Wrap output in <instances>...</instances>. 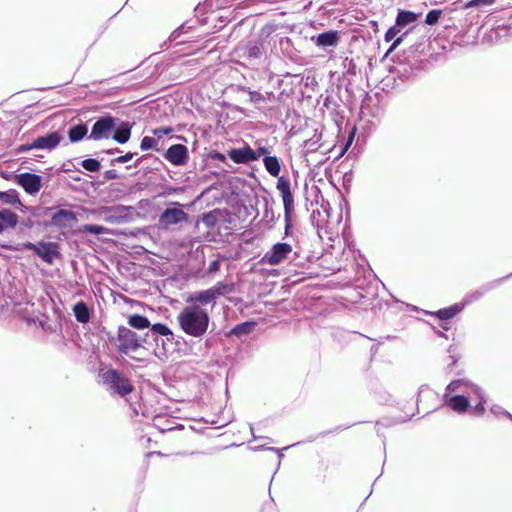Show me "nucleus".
I'll return each mask as SVG.
<instances>
[{
	"label": "nucleus",
	"instance_id": "38",
	"mask_svg": "<svg viewBox=\"0 0 512 512\" xmlns=\"http://www.w3.org/2000/svg\"><path fill=\"white\" fill-rule=\"evenodd\" d=\"M53 210L54 208H52V206H34L29 208V214L35 220H46L45 218L48 216L51 218Z\"/></svg>",
	"mask_w": 512,
	"mask_h": 512
},
{
	"label": "nucleus",
	"instance_id": "10",
	"mask_svg": "<svg viewBox=\"0 0 512 512\" xmlns=\"http://www.w3.org/2000/svg\"><path fill=\"white\" fill-rule=\"evenodd\" d=\"M468 304L469 301H462L436 311L426 312V314L438 319L440 321V327L444 331H448L450 329V321L460 314Z\"/></svg>",
	"mask_w": 512,
	"mask_h": 512
},
{
	"label": "nucleus",
	"instance_id": "15",
	"mask_svg": "<svg viewBox=\"0 0 512 512\" xmlns=\"http://www.w3.org/2000/svg\"><path fill=\"white\" fill-rule=\"evenodd\" d=\"M17 185L20 186L28 195H37L44 185L43 177L41 175L23 172L19 173Z\"/></svg>",
	"mask_w": 512,
	"mask_h": 512
},
{
	"label": "nucleus",
	"instance_id": "42",
	"mask_svg": "<svg viewBox=\"0 0 512 512\" xmlns=\"http://www.w3.org/2000/svg\"><path fill=\"white\" fill-rule=\"evenodd\" d=\"M442 14H443V11L441 9L429 10L425 16L424 24L429 25V26L436 25L439 22Z\"/></svg>",
	"mask_w": 512,
	"mask_h": 512
},
{
	"label": "nucleus",
	"instance_id": "53",
	"mask_svg": "<svg viewBox=\"0 0 512 512\" xmlns=\"http://www.w3.org/2000/svg\"><path fill=\"white\" fill-rule=\"evenodd\" d=\"M100 333H101V337L102 338H106V340L111 345H116L117 346L118 342H117V339H116V335H114L111 331L107 330L105 327H102L100 329Z\"/></svg>",
	"mask_w": 512,
	"mask_h": 512
},
{
	"label": "nucleus",
	"instance_id": "11",
	"mask_svg": "<svg viewBox=\"0 0 512 512\" xmlns=\"http://www.w3.org/2000/svg\"><path fill=\"white\" fill-rule=\"evenodd\" d=\"M163 158L175 167H183L188 164L189 150L184 144H172L161 152Z\"/></svg>",
	"mask_w": 512,
	"mask_h": 512
},
{
	"label": "nucleus",
	"instance_id": "28",
	"mask_svg": "<svg viewBox=\"0 0 512 512\" xmlns=\"http://www.w3.org/2000/svg\"><path fill=\"white\" fill-rule=\"evenodd\" d=\"M151 332V336H153V341L156 346L160 345V338L164 337L165 339H169V337L173 336V331L171 328L162 322H157L154 324L150 323L149 328Z\"/></svg>",
	"mask_w": 512,
	"mask_h": 512
},
{
	"label": "nucleus",
	"instance_id": "60",
	"mask_svg": "<svg viewBox=\"0 0 512 512\" xmlns=\"http://www.w3.org/2000/svg\"><path fill=\"white\" fill-rule=\"evenodd\" d=\"M221 262L219 259H214L209 263V266L207 268L208 274H215L220 270Z\"/></svg>",
	"mask_w": 512,
	"mask_h": 512
},
{
	"label": "nucleus",
	"instance_id": "27",
	"mask_svg": "<svg viewBox=\"0 0 512 512\" xmlns=\"http://www.w3.org/2000/svg\"><path fill=\"white\" fill-rule=\"evenodd\" d=\"M87 123L80 121L68 128L67 135L71 143H78L89 136Z\"/></svg>",
	"mask_w": 512,
	"mask_h": 512
},
{
	"label": "nucleus",
	"instance_id": "32",
	"mask_svg": "<svg viewBox=\"0 0 512 512\" xmlns=\"http://www.w3.org/2000/svg\"><path fill=\"white\" fill-rule=\"evenodd\" d=\"M209 289L211 290L214 298L217 301L218 298L233 293L235 291V285L232 282L229 283L226 281H219L213 286H211Z\"/></svg>",
	"mask_w": 512,
	"mask_h": 512
},
{
	"label": "nucleus",
	"instance_id": "57",
	"mask_svg": "<svg viewBox=\"0 0 512 512\" xmlns=\"http://www.w3.org/2000/svg\"><path fill=\"white\" fill-rule=\"evenodd\" d=\"M184 32H185V25L183 24L170 34L169 39H168L169 45H171L174 41H176L181 36V34H183Z\"/></svg>",
	"mask_w": 512,
	"mask_h": 512
},
{
	"label": "nucleus",
	"instance_id": "17",
	"mask_svg": "<svg viewBox=\"0 0 512 512\" xmlns=\"http://www.w3.org/2000/svg\"><path fill=\"white\" fill-rule=\"evenodd\" d=\"M201 221L207 228L214 229L220 224L230 223V214L226 209L215 208L200 215L197 224Z\"/></svg>",
	"mask_w": 512,
	"mask_h": 512
},
{
	"label": "nucleus",
	"instance_id": "13",
	"mask_svg": "<svg viewBox=\"0 0 512 512\" xmlns=\"http://www.w3.org/2000/svg\"><path fill=\"white\" fill-rule=\"evenodd\" d=\"M235 53L239 57L255 63L265 54L264 42L260 38L249 40L245 45L238 47Z\"/></svg>",
	"mask_w": 512,
	"mask_h": 512
},
{
	"label": "nucleus",
	"instance_id": "4",
	"mask_svg": "<svg viewBox=\"0 0 512 512\" xmlns=\"http://www.w3.org/2000/svg\"><path fill=\"white\" fill-rule=\"evenodd\" d=\"M422 17V13L414 12L406 9H398L395 18L394 25L390 26L384 34V41L390 42L395 38L401 31L407 28H413L416 30L420 23L419 20Z\"/></svg>",
	"mask_w": 512,
	"mask_h": 512
},
{
	"label": "nucleus",
	"instance_id": "35",
	"mask_svg": "<svg viewBox=\"0 0 512 512\" xmlns=\"http://www.w3.org/2000/svg\"><path fill=\"white\" fill-rule=\"evenodd\" d=\"M159 139L153 136H144L140 141V149L142 151H155L161 153L163 151L162 146H159Z\"/></svg>",
	"mask_w": 512,
	"mask_h": 512
},
{
	"label": "nucleus",
	"instance_id": "29",
	"mask_svg": "<svg viewBox=\"0 0 512 512\" xmlns=\"http://www.w3.org/2000/svg\"><path fill=\"white\" fill-rule=\"evenodd\" d=\"M282 160L276 155H265L263 165L267 173L272 177H278L281 173Z\"/></svg>",
	"mask_w": 512,
	"mask_h": 512
},
{
	"label": "nucleus",
	"instance_id": "54",
	"mask_svg": "<svg viewBox=\"0 0 512 512\" xmlns=\"http://www.w3.org/2000/svg\"><path fill=\"white\" fill-rule=\"evenodd\" d=\"M0 176L7 181H12L17 184L19 179V173L15 171H1Z\"/></svg>",
	"mask_w": 512,
	"mask_h": 512
},
{
	"label": "nucleus",
	"instance_id": "41",
	"mask_svg": "<svg viewBox=\"0 0 512 512\" xmlns=\"http://www.w3.org/2000/svg\"><path fill=\"white\" fill-rule=\"evenodd\" d=\"M295 207L292 208H284V237H289L293 231V222L292 215L294 213Z\"/></svg>",
	"mask_w": 512,
	"mask_h": 512
},
{
	"label": "nucleus",
	"instance_id": "40",
	"mask_svg": "<svg viewBox=\"0 0 512 512\" xmlns=\"http://www.w3.org/2000/svg\"><path fill=\"white\" fill-rule=\"evenodd\" d=\"M322 139V132L318 131V129L314 130L313 136L307 139L304 143V147L307 148L308 152L317 151L319 148V142Z\"/></svg>",
	"mask_w": 512,
	"mask_h": 512
},
{
	"label": "nucleus",
	"instance_id": "37",
	"mask_svg": "<svg viewBox=\"0 0 512 512\" xmlns=\"http://www.w3.org/2000/svg\"><path fill=\"white\" fill-rule=\"evenodd\" d=\"M102 160H103V158L98 159V158L88 157V158L80 161L79 164L86 171L91 172V173H97V172H100L102 169V164H101Z\"/></svg>",
	"mask_w": 512,
	"mask_h": 512
},
{
	"label": "nucleus",
	"instance_id": "49",
	"mask_svg": "<svg viewBox=\"0 0 512 512\" xmlns=\"http://www.w3.org/2000/svg\"><path fill=\"white\" fill-rule=\"evenodd\" d=\"M422 46V43H416L411 45L406 51H404V54L401 57L405 58V60H412L413 58L418 59L415 54L416 52L419 51L420 47Z\"/></svg>",
	"mask_w": 512,
	"mask_h": 512
},
{
	"label": "nucleus",
	"instance_id": "3",
	"mask_svg": "<svg viewBox=\"0 0 512 512\" xmlns=\"http://www.w3.org/2000/svg\"><path fill=\"white\" fill-rule=\"evenodd\" d=\"M3 247L9 251L22 252L33 251L43 262L53 264L61 257L60 244L58 242L40 240L36 243L25 241L17 244H7Z\"/></svg>",
	"mask_w": 512,
	"mask_h": 512
},
{
	"label": "nucleus",
	"instance_id": "47",
	"mask_svg": "<svg viewBox=\"0 0 512 512\" xmlns=\"http://www.w3.org/2000/svg\"><path fill=\"white\" fill-rule=\"evenodd\" d=\"M78 160V158L69 159L66 162H64L61 167L59 168L60 172L69 174L70 172H78L82 173L79 168H77L74 164V161Z\"/></svg>",
	"mask_w": 512,
	"mask_h": 512
},
{
	"label": "nucleus",
	"instance_id": "61",
	"mask_svg": "<svg viewBox=\"0 0 512 512\" xmlns=\"http://www.w3.org/2000/svg\"><path fill=\"white\" fill-rule=\"evenodd\" d=\"M103 177H104V182L106 181H110V180H117L120 178V175L117 173L116 170H113V169H110V170H106L104 173H103Z\"/></svg>",
	"mask_w": 512,
	"mask_h": 512
},
{
	"label": "nucleus",
	"instance_id": "5",
	"mask_svg": "<svg viewBox=\"0 0 512 512\" xmlns=\"http://www.w3.org/2000/svg\"><path fill=\"white\" fill-rule=\"evenodd\" d=\"M103 383L108 387L112 394L124 397L134 390L128 378L117 369L109 368L102 375Z\"/></svg>",
	"mask_w": 512,
	"mask_h": 512
},
{
	"label": "nucleus",
	"instance_id": "52",
	"mask_svg": "<svg viewBox=\"0 0 512 512\" xmlns=\"http://www.w3.org/2000/svg\"><path fill=\"white\" fill-rule=\"evenodd\" d=\"M265 155H271L269 148L263 145L258 146L257 149L254 150L253 162L258 161L261 157L263 159Z\"/></svg>",
	"mask_w": 512,
	"mask_h": 512
},
{
	"label": "nucleus",
	"instance_id": "6",
	"mask_svg": "<svg viewBox=\"0 0 512 512\" xmlns=\"http://www.w3.org/2000/svg\"><path fill=\"white\" fill-rule=\"evenodd\" d=\"M189 214L183 210L179 202L172 203V207L165 208L158 216L157 228L168 230L174 225L187 222Z\"/></svg>",
	"mask_w": 512,
	"mask_h": 512
},
{
	"label": "nucleus",
	"instance_id": "44",
	"mask_svg": "<svg viewBox=\"0 0 512 512\" xmlns=\"http://www.w3.org/2000/svg\"><path fill=\"white\" fill-rule=\"evenodd\" d=\"M512 277V272L503 276V277H500V278H497L493 281H490L488 283H485L483 284L480 288L482 289V291L484 292V294H486L487 292H489L490 290H493L495 289L496 287H498L499 285H501L504 281L510 279Z\"/></svg>",
	"mask_w": 512,
	"mask_h": 512
},
{
	"label": "nucleus",
	"instance_id": "31",
	"mask_svg": "<svg viewBox=\"0 0 512 512\" xmlns=\"http://www.w3.org/2000/svg\"><path fill=\"white\" fill-rule=\"evenodd\" d=\"M0 205L23 206L20 194L16 189L0 190Z\"/></svg>",
	"mask_w": 512,
	"mask_h": 512
},
{
	"label": "nucleus",
	"instance_id": "9",
	"mask_svg": "<svg viewBox=\"0 0 512 512\" xmlns=\"http://www.w3.org/2000/svg\"><path fill=\"white\" fill-rule=\"evenodd\" d=\"M398 65L391 68L389 71L394 73L402 82L410 80L415 76V71L423 69L424 63L420 59L405 60L401 55L395 56Z\"/></svg>",
	"mask_w": 512,
	"mask_h": 512
},
{
	"label": "nucleus",
	"instance_id": "62",
	"mask_svg": "<svg viewBox=\"0 0 512 512\" xmlns=\"http://www.w3.org/2000/svg\"><path fill=\"white\" fill-rule=\"evenodd\" d=\"M140 340H141V347H143L144 344L149 345V346H152L153 344H155V342L153 341V336H151L150 329L143 336L140 335Z\"/></svg>",
	"mask_w": 512,
	"mask_h": 512
},
{
	"label": "nucleus",
	"instance_id": "59",
	"mask_svg": "<svg viewBox=\"0 0 512 512\" xmlns=\"http://www.w3.org/2000/svg\"><path fill=\"white\" fill-rule=\"evenodd\" d=\"M484 292L481 288L474 291L471 295L465 297L462 301H469V304L473 301H477L484 296Z\"/></svg>",
	"mask_w": 512,
	"mask_h": 512
},
{
	"label": "nucleus",
	"instance_id": "30",
	"mask_svg": "<svg viewBox=\"0 0 512 512\" xmlns=\"http://www.w3.org/2000/svg\"><path fill=\"white\" fill-rule=\"evenodd\" d=\"M472 383L473 382L466 378L454 379L446 386L445 391L454 394L467 395V393L469 392L468 387L472 385Z\"/></svg>",
	"mask_w": 512,
	"mask_h": 512
},
{
	"label": "nucleus",
	"instance_id": "43",
	"mask_svg": "<svg viewBox=\"0 0 512 512\" xmlns=\"http://www.w3.org/2000/svg\"><path fill=\"white\" fill-rule=\"evenodd\" d=\"M150 160L153 161L154 163L155 162L162 163L159 160V158H157L151 154H145V155H142V156L136 158L132 164H128L126 166V169L139 168L144 162H149Z\"/></svg>",
	"mask_w": 512,
	"mask_h": 512
},
{
	"label": "nucleus",
	"instance_id": "24",
	"mask_svg": "<svg viewBox=\"0 0 512 512\" xmlns=\"http://www.w3.org/2000/svg\"><path fill=\"white\" fill-rule=\"evenodd\" d=\"M468 389L469 392L467 393V395L469 396L470 401L474 398L477 400V403L474 406H472L473 412L477 416L484 415V413L486 412L485 404L487 402V397L484 391L480 386H478L475 383H472V385H470Z\"/></svg>",
	"mask_w": 512,
	"mask_h": 512
},
{
	"label": "nucleus",
	"instance_id": "56",
	"mask_svg": "<svg viewBox=\"0 0 512 512\" xmlns=\"http://www.w3.org/2000/svg\"><path fill=\"white\" fill-rule=\"evenodd\" d=\"M33 149H35L34 140L31 143L22 144V145L17 146L14 150V155L26 153Z\"/></svg>",
	"mask_w": 512,
	"mask_h": 512
},
{
	"label": "nucleus",
	"instance_id": "64",
	"mask_svg": "<svg viewBox=\"0 0 512 512\" xmlns=\"http://www.w3.org/2000/svg\"><path fill=\"white\" fill-rule=\"evenodd\" d=\"M352 180H353L352 170L345 172L343 175V186L346 190H348L349 187L351 186Z\"/></svg>",
	"mask_w": 512,
	"mask_h": 512
},
{
	"label": "nucleus",
	"instance_id": "1",
	"mask_svg": "<svg viewBox=\"0 0 512 512\" xmlns=\"http://www.w3.org/2000/svg\"><path fill=\"white\" fill-rule=\"evenodd\" d=\"M133 124L111 113H104L95 118L88 140L100 141L113 139L118 144L127 143L132 134Z\"/></svg>",
	"mask_w": 512,
	"mask_h": 512
},
{
	"label": "nucleus",
	"instance_id": "58",
	"mask_svg": "<svg viewBox=\"0 0 512 512\" xmlns=\"http://www.w3.org/2000/svg\"><path fill=\"white\" fill-rule=\"evenodd\" d=\"M43 222H46V220H35L34 218L30 217L23 222V225L29 229L35 226L43 228Z\"/></svg>",
	"mask_w": 512,
	"mask_h": 512
},
{
	"label": "nucleus",
	"instance_id": "51",
	"mask_svg": "<svg viewBox=\"0 0 512 512\" xmlns=\"http://www.w3.org/2000/svg\"><path fill=\"white\" fill-rule=\"evenodd\" d=\"M227 154H224L222 152H219L217 150H212L210 151L208 154H207V158L210 159V160H215V161H218V162H221V163H224V164H228L227 163Z\"/></svg>",
	"mask_w": 512,
	"mask_h": 512
},
{
	"label": "nucleus",
	"instance_id": "8",
	"mask_svg": "<svg viewBox=\"0 0 512 512\" xmlns=\"http://www.w3.org/2000/svg\"><path fill=\"white\" fill-rule=\"evenodd\" d=\"M52 208H54V210L51 213V218L42 223L43 229L49 227L65 229L70 227L72 223L78 222V215L74 211L57 206H52Z\"/></svg>",
	"mask_w": 512,
	"mask_h": 512
},
{
	"label": "nucleus",
	"instance_id": "20",
	"mask_svg": "<svg viewBox=\"0 0 512 512\" xmlns=\"http://www.w3.org/2000/svg\"><path fill=\"white\" fill-rule=\"evenodd\" d=\"M276 178V189L282 198L283 208L295 207L294 194L291 189L290 178L287 175H278Z\"/></svg>",
	"mask_w": 512,
	"mask_h": 512
},
{
	"label": "nucleus",
	"instance_id": "23",
	"mask_svg": "<svg viewBox=\"0 0 512 512\" xmlns=\"http://www.w3.org/2000/svg\"><path fill=\"white\" fill-rule=\"evenodd\" d=\"M257 322L249 319L236 324L229 331L225 333V337L230 340H242L244 337L250 335L256 328Z\"/></svg>",
	"mask_w": 512,
	"mask_h": 512
},
{
	"label": "nucleus",
	"instance_id": "25",
	"mask_svg": "<svg viewBox=\"0 0 512 512\" xmlns=\"http://www.w3.org/2000/svg\"><path fill=\"white\" fill-rule=\"evenodd\" d=\"M73 315L77 322L87 324L94 316V308L86 301L79 300L72 306Z\"/></svg>",
	"mask_w": 512,
	"mask_h": 512
},
{
	"label": "nucleus",
	"instance_id": "33",
	"mask_svg": "<svg viewBox=\"0 0 512 512\" xmlns=\"http://www.w3.org/2000/svg\"><path fill=\"white\" fill-rule=\"evenodd\" d=\"M127 323L131 328L137 330L148 329L150 326L149 319L146 316L139 313L129 315L127 318Z\"/></svg>",
	"mask_w": 512,
	"mask_h": 512
},
{
	"label": "nucleus",
	"instance_id": "46",
	"mask_svg": "<svg viewBox=\"0 0 512 512\" xmlns=\"http://www.w3.org/2000/svg\"><path fill=\"white\" fill-rule=\"evenodd\" d=\"M496 3V0H469L463 4L464 9L481 8L491 6Z\"/></svg>",
	"mask_w": 512,
	"mask_h": 512
},
{
	"label": "nucleus",
	"instance_id": "7",
	"mask_svg": "<svg viewBox=\"0 0 512 512\" xmlns=\"http://www.w3.org/2000/svg\"><path fill=\"white\" fill-rule=\"evenodd\" d=\"M116 339L117 350L120 354L129 355L141 348L140 335L126 326L118 327Z\"/></svg>",
	"mask_w": 512,
	"mask_h": 512
},
{
	"label": "nucleus",
	"instance_id": "45",
	"mask_svg": "<svg viewBox=\"0 0 512 512\" xmlns=\"http://www.w3.org/2000/svg\"><path fill=\"white\" fill-rule=\"evenodd\" d=\"M137 155H138V152L128 151L127 153H125L123 155L112 158L109 163L111 166H116L117 164L128 163Z\"/></svg>",
	"mask_w": 512,
	"mask_h": 512
},
{
	"label": "nucleus",
	"instance_id": "55",
	"mask_svg": "<svg viewBox=\"0 0 512 512\" xmlns=\"http://www.w3.org/2000/svg\"><path fill=\"white\" fill-rule=\"evenodd\" d=\"M490 412L495 416V417H500V416H505V417H508V414H510L509 411H507L506 409H504L503 407H501L500 405H492L491 408H490Z\"/></svg>",
	"mask_w": 512,
	"mask_h": 512
},
{
	"label": "nucleus",
	"instance_id": "18",
	"mask_svg": "<svg viewBox=\"0 0 512 512\" xmlns=\"http://www.w3.org/2000/svg\"><path fill=\"white\" fill-rule=\"evenodd\" d=\"M135 215H138V212L133 206L117 205L110 209L106 220L114 224L127 223L132 221Z\"/></svg>",
	"mask_w": 512,
	"mask_h": 512
},
{
	"label": "nucleus",
	"instance_id": "48",
	"mask_svg": "<svg viewBox=\"0 0 512 512\" xmlns=\"http://www.w3.org/2000/svg\"><path fill=\"white\" fill-rule=\"evenodd\" d=\"M243 90H246L250 96V101L254 104L264 103L266 98L263 94L258 91L251 90L250 88L243 87Z\"/></svg>",
	"mask_w": 512,
	"mask_h": 512
},
{
	"label": "nucleus",
	"instance_id": "50",
	"mask_svg": "<svg viewBox=\"0 0 512 512\" xmlns=\"http://www.w3.org/2000/svg\"><path fill=\"white\" fill-rule=\"evenodd\" d=\"M173 132V128L170 126H162L158 128H154L152 130V134L161 141L164 136L169 135Z\"/></svg>",
	"mask_w": 512,
	"mask_h": 512
},
{
	"label": "nucleus",
	"instance_id": "21",
	"mask_svg": "<svg viewBox=\"0 0 512 512\" xmlns=\"http://www.w3.org/2000/svg\"><path fill=\"white\" fill-rule=\"evenodd\" d=\"M227 156L236 164L247 165L253 162L254 149H252L248 143L244 142L241 147L230 148L227 151Z\"/></svg>",
	"mask_w": 512,
	"mask_h": 512
},
{
	"label": "nucleus",
	"instance_id": "12",
	"mask_svg": "<svg viewBox=\"0 0 512 512\" xmlns=\"http://www.w3.org/2000/svg\"><path fill=\"white\" fill-rule=\"evenodd\" d=\"M292 251L291 244L287 242H277L264 254L261 261L270 266H277L288 259Z\"/></svg>",
	"mask_w": 512,
	"mask_h": 512
},
{
	"label": "nucleus",
	"instance_id": "34",
	"mask_svg": "<svg viewBox=\"0 0 512 512\" xmlns=\"http://www.w3.org/2000/svg\"><path fill=\"white\" fill-rule=\"evenodd\" d=\"M279 47L284 56L288 57L291 60L297 56L299 52L290 37H281L279 40Z\"/></svg>",
	"mask_w": 512,
	"mask_h": 512
},
{
	"label": "nucleus",
	"instance_id": "39",
	"mask_svg": "<svg viewBox=\"0 0 512 512\" xmlns=\"http://www.w3.org/2000/svg\"><path fill=\"white\" fill-rule=\"evenodd\" d=\"M78 231L86 232V233L98 236V235H102V234H108L110 230L108 228H106L105 226H102L99 224L87 223V224L81 225L78 228Z\"/></svg>",
	"mask_w": 512,
	"mask_h": 512
},
{
	"label": "nucleus",
	"instance_id": "63",
	"mask_svg": "<svg viewBox=\"0 0 512 512\" xmlns=\"http://www.w3.org/2000/svg\"><path fill=\"white\" fill-rule=\"evenodd\" d=\"M356 133H357V127L356 126H353L349 132H348V135L345 139V141L343 142L344 144H347L349 145L350 147L352 146L353 142H354V139H355V136H356Z\"/></svg>",
	"mask_w": 512,
	"mask_h": 512
},
{
	"label": "nucleus",
	"instance_id": "19",
	"mask_svg": "<svg viewBox=\"0 0 512 512\" xmlns=\"http://www.w3.org/2000/svg\"><path fill=\"white\" fill-rule=\"evenodd\" d=\"M310 40L318 48L326 51L329 48L336 47L339 44L341 35L338 30L331 29L311 36Z\"/></svg>",
	"mask_w": 512,
	"mask_h": 512
},
{
	"label": "nucleus",
	"instance_id": "16",
	"mask_svg": "<svg viewBox=\"0 0 512 512\" xmlns=\"http://www.w3.org/2000/svg\"><path fill=\"white\" fill-rule=\"evenodd\" d=\"M186 303L187 306H194L198 309H206L205 307L210 305L212 310L216 305L217 301L214 298L211 290L208 288L204 290L190 292L187 295Z\"/></svg>",
	"mask_w": 512,
	"mask_h": 512
},
{
	"label": "nucleus",
	"instance_id": "22",
	"mask_svg": "<svg viewBox=\"0 0 512 512\" xmlns=\"http://www.w3.org/2000/svg\"><path fill=\"white\" fill-rule=\"evenodd\" d=\"M63 140V136L58 131H50L45 135L34 139L35 149L51 151L55 149Z\"/></svg>",
	"mask_w": 512,
	"mask_h": 512
},
{
	"label": "nucleus",
	"instance_id": "36",
	"mask_svg": "<svg viewBox=\"0 0 512 512\" xmlns=\"http://www.w3.org/2000/svg\"><path fill=\"white\" fill-rule=\"evenodd\" d=\"M168 340H171V346L166 347V343L163 340V350L165 353L167 352H174V351H181L183 350V347L187 345V341L184 337L180 335H176L173 333L172 337H169Z\"/></svg>",
	"mask_w": 512,
	"mask_h": 512
},
{
	"label": "nucleus",
	"instance_id": "26",
	"mask_svg": "<svg viewBox=\"0 0 512 512\" xmlns=\"http://www.w3.org/2000/svg\"><path fill=\"white\" fill-rule=\"evenodd\" d=\"M19 223V216L9 208H0V234L9 229H15Z\"/></svg>",
	"mask_w": 512,
	"mask_h": 512
},
{
	"label": "nucleus",
	"instance_id": "2",
	"mask_svg": "<svg viewBox=\"0 0 512 512\" xmlns=\"http://www.w3.org/2000/svg\"><path fill=\"white\" fill-rule=\"evenodd\" d=\"M180 329L194 338H202L210 324V315L207 309H198L194 306H185L177 316Z\"/></svg>",
	"mask_w": 512,
	"mask_h": 512
},
{
	"label": "nucleus",
	"instance_id": "14",
	"mask_svg": "<svg viewBox=\"0 0 512 512\" xmlns=\"http://www.w3.org/2000/svg\"><path fill=\"white\" fill-rule=\"evenodd\" d=\"M443 402L444 405L458 414H465L468 410L473 411L468 395L454 394L445 391L443 394Z\"/></svg>",
	"mask_w": 512,
	"mask_h": 512
}]
</instances>
